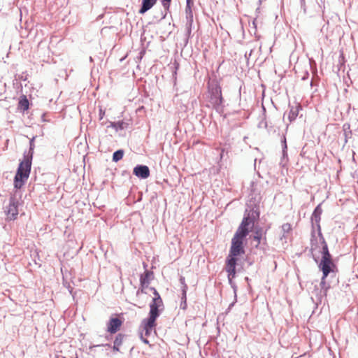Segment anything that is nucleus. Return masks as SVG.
Listing matches in <instances>:
<instances>
[{"instance_id": "obj_1", "label": "nucleus", "mask_w": 358, "mask_h": 358, "mask_svg": "<svg viewBox=\"0 0 358 358\" xmlns=\"http://www.w3.org/2000/svg\"><path fill=\"white\" fill-rule=\"evenodd\" d=\"M151 289L153 290L154 296L150 305L149 317L144 319L139 327L140 338L145 344L149 343L148 338L152 333H155L156 320L159 315V308L163 304L162 299L158 292L155 288Z\"/></svg>"}, {"instance_id": "obj_2", "label": "nucleus", "mask_w": 358, "mask_h": 358, "mask_svg": "<svg viewBox=\"0 0 358 358\" xmlns=\"http://www.w3.org/2000/svg\"><path fill=\"white\" fill-rule=\"evenodd\" d=\"M253 220L249 216L244 217L234 237L229 250L231 256H239L245 253L243 240L248 236L250 229L253 226Z\"/></svg>"}, {"instance_id": "obj_3", "label": "nucleus", "mask_w": 358, "mask_h": 358, "mask_svg": "<svg viewBox=\"0 0 358 358\" xmlns=\"http://www.w3.org/2000/svg\"><path fill=\"white\" fill-rule=\"evenodd\" d=\"M31 167V156H24V159L20 163L14 178V187L20 189L23 187L29 178Z\"/></svg>"}, {"instance_id": "obj_4", "label": "nucleus", "mask_w": 358, "mask_h": 358, "mask_svg": "<svg viewBox=\"0 0 358 358\" xmlns=\"http://www.w3.org/2000/svg\"><path fill=\"white\" fill-rule=\"evenodd\" d=\"M208 98L212 107L216 108L221 105L222 102V96L221 87L219 84L214 80L208 82Z\"/></svg>"}, {"instance_id": "obj_5", "label": "nucleus", "mask_w": 358, "mask_h": 358, "mask_svg": "<svg viewBox=\"0 0 358 358\" xmlns=\"http://www.w3.org/2000/svg\"><path fill=\"white\" fill-rule=\"evenodd\" d=\"M153 278V273L150 271H145L140 277V285H141V291L143 293H148V290H150L153 292V290L151 289L152 287H149V284L151 280Z\"/></svg>"}, {"instance_id": "obj_6", "label": "nucleus", "mask_w": 358, "mask_h": 358, "mask_svg": "<svg viewBox=\"0 0 358 358\" xmlns=\"http://www.w3.org/2000/svg\"><path fill=\"white\" fill-rule=\"evenodd\" d=\"M236 257L237 256H231V255L229 254L227 259L226 271L228 273V277L229 279L234 278L236 275V265L237 262Z\"/></svg>"}, {"instance_id": "obj_7", "label": "nucleus", "mask_w": 358, "mask_h": 358, "mask_svg": "<svg viewBox=\"0 0 358 358\" xmlns=\"http://www.w3.org/2000/svg\"><path fill=\"white\" fill-rule=\"evenodd\" d=\"M123 324V320L119 317H111L107 324V331L111 334L117 332Z\"/></svg>"}, {"instance_id": "obj_8", "label": "nucleus", "mask_w": 358, "mask_h": 358, "mask_svg": "<svg viewBox=\"0 0 358 358\" xmlns=\"http://www.w3.org/2000/svg\"><path fill=\"white\" fill-rule=\"evenodd\" d=\"M18 215V201L14 199H10L9 206L7 209V216L10 220H15Z\"/></svg>"}, {"instance_id": "obj_9", "label": "nucleus", "mask_w": 358, "mask_h": 358, "mask_svg": "<svg viewBox=\"0 0 358 358\" xmlns=\"http://www.w3.org/2000/svg\"><path fill=\"white\" fill-rule=\"evenodd\" d=\"M334 266L332 260H322L320 263L319 267L322 270L323 276L322 278V282H324L325 278L327 277L329 273L331 271V268Z\"/></svg>"}, {"instance_id": "obj_10", "label": "nucleus", "mask_w": 358, "mask_h": 358, "mask_svg": "<svg viewBox=\"0 0 358 358\" xmlns=\"http://www.w3.org/2000/svg\"><path fill=\"white\" fill-rule=\"evenodd\" d=\"M134 174L141 178H147L150 176V170L147 166L139 165L134 169Z\"/></svg>"}, {"instance_id": "obj_11", "label": "nucleus", "mask_w": 358, "mask_h": 358, "mask_svg": "<svg viewBox=\"0 0 358 358\" xmlns=\"http://www.w3.org/2000/svg\"><path fill=\"white\" fill-rule=\"evenodd\" d=\"M157 0H143L142 6L139 10L140 14H143L150 10L156 3Z\"/></svg>"}, {"instance_id": "obj_12", "label": "nucleus", "mask_w": 358, "mask_h": 358, "mask_svg": "<svg viewBox=\"0 0 358 358\" xmlns=\"http://www.w3.org/2000/svg\"><path fill=\"white\" fill-rule=\"evenodd\" d=\"M301 109V106L299 104L290 108L289 112L288 113V120L290 122L295 120Z\"/></svg>"}, {"instance_id": "obj_13", "label": "nucleus", "mask_w": 358, "mask_h": 358, "mask_svg": "<svg viewBox=\"0 0 358 358\" xmlns=\"http://www.w3.org/2000/svg\"><path fill=\"white\" fill-rule=\"evenodd\" d=\"M124 338V335L122 334H119L115 337V339L114 341V345H113V350L116 351L120 350V347L123 343V340Z\"/></svg>"}, {"instance_id": "obj_14", "label": "nucleus", "mask_w": 358, "mask_h": 358, "mask_svg": "<svg viewBox=\"0 0 358 358\" xmlns=\"http://www.w3.org/2000/svg\"><path fill=\"white\" fill-rule=\"evenodd\" d=\"M323 247H322V260H332L331 256L329 252L327 245L324 241H323Z\"/></svg>"}, {"instance_id": "obj_15", "label": "nucleus", "mask_w": 358, "mask_h": 358, "mask_svg": "<svg viewBox=\"0 0 358 358\" xmlns=\"http://www.w3.org/2000/svg\"><path fill=\"white\" fill-rule=\"evenodd\" d=\"M29 101L25 96L20 99L19 101V106L23 109V110H27L29 109Z\"/></svg>"}, {"instance_id": "obj_16", "label": "nucleus", "mask_w": 358, "mask_h": 358, "mask_svg": "<svg viewBox=\"0 0 358 358\" xmlns=\"http://www.w3.org/2000/svg\"><path fill=\"white\" fill-rule=\"evenodd\" d=\"M124 155V151L122 150H118L113 153V160L115 162L122 159Z\"/></svg>"}, {"instance_id": "obj_17", "label": "nucleus", "mask_w": 358, "mask_h": 358, "mask_svg": "<svg viewBox=\"0 0 358 358\" xmlns=\"http://www.w3.org/2000/svg\"><path fill=\"white\" fill-rule=\"evenodd\" d=\"M262 229H257L255 230V235L253 236V238L255 241H257V245H258L260 242H261V239H262Z\"/></svg>"}, {"instance_id": "obj_18", "label": "nucleus", "mask_w": 358, "mask_h": 358, "mask_svg": "<svg viewBox=\"0 0 358 358\" xmlns=\"http://www.w3.org/2000/svg\"><path fill=\"white\" fill-rule=\"evenodd\" d=\"M127 124L124 122H112L111 127L116 129H123L126 127Z\"/></svg>"}, {"instance_id": "obj_19", "label": "nucleus", "mask_w": 358, "mask_h": 358, "mask_svg": "<svg viewBox=\"0 0 358 358\" xmlns=\"http://www.w3.org/2000/svg\"><path fill=\"white\" fill-rule=\"evenodd\" d=\"M171 0H162V3L165 9H169Z\"/></svg>"}, {"instance_id": "obj_20", "label": "nucleus", "mask_w": 358, "mask_h": 358, "mask_svg": "<svg viewBox=\"0 0 358 358\" xmlns=\"http://www.w3.org/2000/svg\"><path fill=\"white\" fill-rule=\"evenodd\" d=\"M100 115H101V119L103 118V116L104 115V112L102 111V110H100Z\"/></svg>"}, {"instance_id": "obj_21", "label": "nucleus", "mask_w": 358, "mask_h": 358, "mask_svg": "<svg viewBox=\"0 0 358 358\" xmlns=\"http://www.w3.org/2000/svg\"><path fill=\"white\" fill-rule=\"evenodd\" d=\"M193 2V0H187V6H189L190 3Z\"/></svg>"}, {"instance_id": "obj_22", "label": "nucleus", "mask_w": 358, "mask_h": 358, "mask_svg": "<svg viewBox=\"0 0 358 358\" xmlns=\"http://www.w3.org/2000/svg\"><path fill=\"white\" fill-rule=\"evenodd\" d=\"M224 151V149H222V152H221V154H220V158H222Z\"/></svg>"}, {"instance_id": "obj_23", "label": "nucleus", "mask_w": 358, "mask_h": 358, "mask_svg": "<svg viewBox=\"0 0 358 358\" xmlns=\"http://www.w3.org/2000/svg\"><path fill=\"white\" fill-rule=\"evenodd\" d=\"M57 358H59V357H57ZM63 358H65V357H63Z\"/></svg>"}]
</instances>
